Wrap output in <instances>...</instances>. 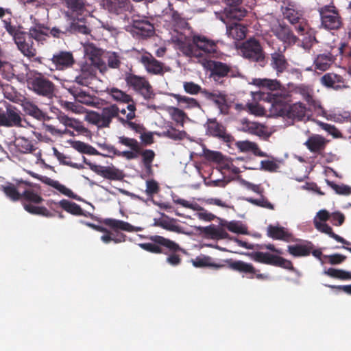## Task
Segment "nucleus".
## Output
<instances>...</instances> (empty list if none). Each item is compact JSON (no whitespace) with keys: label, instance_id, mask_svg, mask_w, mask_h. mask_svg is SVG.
Masks as SVG:
<instances>
[{"label":"nucleus","instance_id":"nucleus-40","mask_svg":"<svg viewBox=\"0 0 351 351\" xmlns=\"http://www.w3.org/2000/svg\"><path fill=\"white\" fill-rule=\"evenodd\" d=\"M250 256L255 262L274 266L276 255L269 252H254Z\"/></svg>","mask_w":351,"mask_h":351},{"label":"nucleus","instance_id":"nucleus-63","mask_svg":"<svg viewBox=\"0 0 351 351\" xmlns=\"http://www.w3.org/2000/svg\"><path fill=\"white\" fill-rule=\"evenodd\" d=\"M337 51L338 53L335 54L336 57L339 56L341 58H351V46H350L348 43H341L337 49Z\"/></svg>","mask_w":351,"mask_h":351},{"label":"nucleus","instance_id":"nucleus-38","mask_svg":"<svg viewBox=\"0 0 351 351\" xmlns=\"http://www.w3.org/2000/svg\"><path fill=\"white\" fill-rule=\"evenodd\" d=\"M192 263L194 267L199 268L208 267L218 269L224 267L222 264L215 263L210 256H197L194 260H192Z\"/></svg>","mask_w":351,"mask_h":351},{"label":"nucleus","instance_id":"nucleus-37","mask_svg":"<svg viewBox=\"0 0 351 351\" xmlns=\"http://www.w3.org/2000/svg\"><path fill=\"white\" fill-rule=\"evenodd\" d=\"M170 95L176 99L178 105L186 109L199 108L200 105L197 99L180 94L171 93Z\"/></svg>","mask_w":351,"mask_h":351},{"label":"nucleus","instance_id":"nucleus-36","mask_svg":"<svg viewBox=\"0 0 351 351\" xmlns=\"http://www.w3.org/2000/svg\"><path fill=\"white\" fill-rule=\"evenodd\" d=\"M167 111L171 119L175 121L178 125L183 127L186 120L189 119L187 114L179 108L169 106L167 108Z\"/></svg>","mask_w":351,"mask_h":351},{"label":"nucleus","instance_id":"nucleus-64","mask_svg":"<svg viewBox=\"0 0 351 351\" xmlns=\"http://www.w3.org/2000/svg\"><path fill=\"white\" fill-rule=\"evenodd\" d=\"M319 125L320 128L326 131L328 134L332 135L334 138H339L341 137V133L338 130V129L333 125L319 122Z\"/></svg>","mask_w":351,"mask_h":351},{"label":"nucleus","instance_id":"nucleus-53","mask_svg":"<svg viewBox=\"0 0 351 351\" xmlns=\"http://www.w3.org/2000/svg\"><path fill=\"white\" fill-rule=\"evenodd\" d=\"M110 94L114 100L117 101L125 104H128L129 102L132 101V99L130 95L126 94L125 93L117 88H111Z\"/></svg>","mask_w":351,"mask_h":351},{"label":"nucleus","instance_id":"nucleus-55","mask_svg":"<svg viewBox=\"0 0 351 351\" xmlns=\"http://www.w3.org/2000/svg\"><path fill=\"white\" fill-rule=\"evenodd\" d=\"M228 230L232 232L241 234H248L247 228L242 224L240 221H231L226 226Z\"/></svg>","mask_w":351,"mask_h":351},{"label":"nucleus","instance_id":"nucleus-20","mask_svg":"<svg viewBox=\"0 0 351 351\" xmlns=\"http://www.w3.org/2000/svg\"><path fill=\"white\" fill-rule=\"evenodd\" d=\"M154 241L155 254L167 255L169 253L178 252L182 250L178 243L159 235H155Z\"/></svg>","mask_w":351,"mask_h":351},{"label":"nucleus","instance_id":"nucleus-17","mask_svg":"<svg viewBox=\"0 0 351 351\" xmlns=\"http://www.w3.org/2000/svg\"><path fill=\"white\" fill-rule=\"evenodd\" d=\"M50 60L54 66V69H50L51 71L54 69L59 71L65 70L71 67L75 63L72 53L65 51H60L54 53Z\"/></svg>","mask_w":351,"mask_h":351},{"label":"nucleus","instance_id":"nucleus-51","mask_svg":"<svg viewBox=\"0 0 351 351\" xmlns=\"http://www.w3.org/2000/svg\"><path fill=\"white\" fill-rule=\"evenodd\" d=\"M72 147L77 151L82 154L96 155L98 152L91 145L82 141L73 142Z\"/></svg>","mask_w":351,"mask_h":351},{"label":"nucleus","instance_id":"nucleus-34","mask_svg":"<svg viewBox=\"0 0 351 351\" xmlns=\"http://www.w3.org/2000/svg\"><path fill=\"white\" fill-rule=\"evenodd\" d=\"M313 247L312 243L308 242L306 244H296L288 246V252L290 254L295 257L306 256L311 253Z\"/></svg>","mask_w":351,"mask_h":351},{"label":"nucleus","instance_id":"nucleus-26","mask_svg":"<svg viewBox=\"0 0 351 351\" xmlns=\"http://www.w3.org/2000/svg\"><path fill=\"white\" fill-rule=\"evenodd\" d=\"M335 49L333 48L332 53L318 55L314 60L315 68L322 71L327 70L335 60L334 58L335 56Z\"/></svg>","mask_w":351,"mask_h":351},{"label":"nucleus","instance_id":"nucleus-25","mask_svg":"<svg viewBox=\"0 0 351 351\" xmlns=\"http://www.w3.org/2000/svg\"><path fill=\"white\" fill-rule=\"evenodd\" d=\"M101 119L103 121V128H108L114 118L119 119V108L115 104L106 106L101 110Z\"/></svg>","mask_w":351,"mask_h":351},{"label":"nucleus","instance_id":"nucleus-18","mask_svg":"<svg viewBox=\"0 0 351 351\" xmlns=\"http://www.w3.org/2000/svg\"><path fill=\"white\" fill-rule=\"evenodd\" d=\"M287 50V46L283 48L278 47L270 54V66L275 70L277 74L282 73L289 67V64L284 53Z\"/></svg>","mask_w":351,"mask_h":351},{"label":"nucleus","instance_id":"nucleus-45","mask_svg":"<svg viewBox=\"0 0 351 351\" xmlns=\"http://www.w3.org/2000/svg\"><path fill=\"white\" fill-rule=\"evenodd\" d=\"M134 28L136 29V34L143 37H149L154 34V25L147 21L136 23Z\"/></svg>","mask_w":351,"mask_h":351},{"label":"nucleus","instance_id":"nucleus-19","mask_svg":"<svg viewBox=\"0 0 351 351\" xmlns=\"http://www.w3.org/2000/svg\"><path fill=\"white\" fill-rule=\"evenodd\" d=\"M103 6L110 13L116 15L131 12L132 10L130 0H103Z\"/></svg>","mask_w":351,"mask_h":351},{"label":"nucleus","instance_id":"nucleus-13","mask_svg":"<svg viewBox=\"0 0 351 351\" xmlns=\"http://www.w3.org/2000/svg\"><path fill=\"white\" fill-rule=\"evenodd\" d=\"M125 80L128 86L138 92L145 98L151 97L152 87L145 77L133 73H128Z\"/></svg>","mask_w":351,"mask_h":351},{"label":"nucleus","instance_id":"nucleus-39","mask_svg":"<svg viewBox=\"0 0 351 351\" xmlns=\"http://www.w3.org/2000/svg\"><path fill=\"white\" fill-rule=\"evenodd\" d=\"M99 174L112 180H120L123 178V172L114 167H101Z\"/></svg>","mask_w":351,"mask_h":351},{"label":"nucleus","instance_id":"nucleus-10","mask_svg":"<svg viewBox=\"0 0 351 351\" xmlns=\"http://www.w3.org/2000/svg\"><path fill=\"white\" fill-rule=\"evenodd\" d=\"M271 32L283 43L284 46L295 45L298 40V38L294 35L290 27L285 23H280L278 21H276L271 24Z\"/></svg>","mask_w":351,"mask_h":351},{"label":"nucleus","instance_id":"nucleus-2","mask_svg":"<svg viewBox=\"0 0 351 351\" xmlns=\"http://www.w3.org/2000/svg\"><path fill=\"white\" fill-rule=\"evenodd\" d=\"M271 110L274 114L279 117H286L289 119L302 120L306 116V106L302 103H295L289 105L288 102L291 95L288 91L284 93L271 94Z\"/></svg>","mask_w":351,"mask_h":351},{"label":"nucleus","instance_id":"nucleus-58","mask_svg":"<svg viewBox=\"0 0 351 351\" xmlns=\"http://www.w3.org/2000/svg\"><path fill=\"white\" fill-rule=\"evenodd\" d=\"M304 34L305 36L302 40L301 47L306 51H309L312 48L313 45L317 43V40L314 34L306 31Z\"/></svg>","mask_w":351,"mask_h":351},{"label":"nucleus","instance_id":"nucleus-30","mask_svg":"<svg viewBox=\"0 0 351 351\" xmlns=\"http://www.w3.org/2000/svg\"><path fill=\"white\" fill-rule=\"evenodd\" d=\"M314 225H315V228L318 231L329 235V237H330L331 238L334 239L337 242L341 243H343L344 245H350V242L346 241L343 237H341L339 235L335 234L332 231V228L330 226H328L327 223H326L325 222L317 221L316 219H315L314 220Z\"/></svg>","mask_w":351,"mask_h":351},{"label":"nucleus","instance_id":"nucleus-27","mask_svg":"<svg viewBox=\"0 0 351 351\" xmlns=\"http://www.w3.org/2000/svg\"><path fill=\"white\" fill-rule=\"evenodd\" d=\"M40 180L53 188L57 189L62 194L75 199H78L77 195H75L71 189L66 188L64 185L60 184L58 181L54 180L49 177L43 176Z\"/></svg>","mask_w":351,"mask_h":351},{"label":"nucleus","instance_id":"nucleus-44","mask_svg":"<svg viewBox=\"0 0 351 351\" xmlns=\"http://www.w3.org/2000/svg\"><path fill=\"white\" fill-rule=\"evenodd\" d=\"M202 95L208 99L213 101L219 108L222 109L226 104V96L222 93L209 92L208 90L202 91Z\"/></svg>","mask_w":351,"mask_h":351},{"label":"nucleus","instance_id":"nucleus-31","mask_svg":"<svg viewBox=\"0 0 351 351\" xmlns=\"http://www.w3.org/2000/svg\"><path fill=\"white\" fill-rule=\"evenodd\" d=\"M267 236L270 238L277 240H283L289 241L292 235L283 227L269 225L267 227Z\"/></svg>","mask_w":351,"mask_h":351},{"label":"nucleus","instance_id":"nucleus-1","mask_svg":"<svg viewBox=\"0 0 351 351\" xmlns=\"http://www.w3.org/2000/svg\"><path fill=\"white\" fill-rule=\"evenodd\" d=\"M172 42L176 47L184 56L190 58H202L203 53H214L217 51V45L204 36L195 35L193 36V42H186L184 36L175 37Z\"/></svg>","mask_w":351,"mask_h":351},{"label":"nucleus","instance_id":"nucleus-28","mask_svg":"<svg viewBox=\"0 0 351 351\" xmlns=\"http://www.w3.org/2000/svg\"><path fill=\"white\" fill-rule=\"evenodd\" d=\"M104 223L107 226L114 230H124L127 232L138 231L141 230L140 228H135L130 223L115 219L108 218L104 219Z\"/></svg>","mask_w":351,"mask_h":351},{"label":"nucleus","instance_id":"nucleus-62","mask_svg":"<svg viewBox=\"0 0 351 351\" xmlns=\"http://www.w3.org/2000/svg\"><path fill=\"white\" fill-rule=\"evenodd\" d=\"M17 146L20 148L21 152L23 153H30L35 149L31 141L24 137H20L18 138Z\"/></svg>","mask_w":351,"mask_h":351},{"label":"nucleus","instance_id":"nucleus-32","mask_svg":"<svg viewBox=\"0 0 351 351\" xmlns=\"http://www.w3.org/2000/svg\"><path fill=\"white\" fill-rule=\"evenodd\" d=\"M52 204L54 205H59L66 212L77 216H81L84 215V210L80 205L75 202H70L67 199H62L59 202H52L49 206L51 207Z\"/></svg>","mask_w":351,"mask_h":351},{"label":"nucleus","instance_id":"nucleus-56","mask_svg":"<svg viewBox=\"0 0 351 351\" xmlns=\"http://www.w3.org/2000/svg\"><path fill=\"white\" fill-rule=\"evenodd\" d=\"M327 184L330 186L337 194L348 195L351 194V187L346 184H337L335 182L326 180Z\"/></svg>","mask_w":351,"mask_h":351},{"label":"nucleus","instance_id":"nucleus-61","mask_svg":"<svg viewBox=\"0 0 351 351\" xmlns=\"http://www.w3.org/2000/svg\"><path fill=\"white\" fill-rule=\"evenodd\" d=\"M140 60L149 73H154V58L150 53H144Z\"/></svg>","mask_w":351,"mask_h":351},{"label":"nucleus","instance_id":"nucleus-24","mask_svg":"<svg viewBox=\"0 0 351 351\" xmlns=\"http://www.w3.org/2000/svg\"><path fill=\"white\" fill-rule=\"evenodd\" d=\"M23 111L28 115L38 120H47L49 119V117L44 113L34 103L24 100L21 104Z\"/></svg>","mask_w":351,"mask_h":351},{"label":"nucleus","instance_id":"nucleus-9","mask_svg":"<svg viewBox=\"0 0 351 351\" xmlns=\"http://www.w3.org/2000/svg\"><path fill=\"white\" fill-rule=\"evenodd\" d=\"M284 17L295 26L298 34L303 35L308 27L302 11L297 10L293 5L289 4L283 10Z\"/></svg>","mask_w":351,"mask_h":351},{"label":"nucleus","instance_id":"nucleus-12","mask_svg":"<svg viewBox=\"0 0 351 351\" xmlns=\"http://www.w3.org/2000/svg\"><path fill=\"white\" fill-rule=\"evenodd\" d=\"M0 19L5 31L12 38H14L23 30V26L14 17L10 8L0 7Z\"/></svg>","mask_w":351,"mask_h":351},{"label":"nucleus","instance_id":"nucleus-52","mask_svg":"<svg viewBox=\"0 0 351 351\" xmlns=\"http://www.w3.org/2000/svg\"><path fill=\"white\" fill-rule=\"evenodd\" d=\"M294 91L295 93L301 95L308 103L310 104L313 101V90L309 86L300 84L295 87Z\"/></svg>","mask_w":351,"mask_h":351},{"label":"nucleus","instance_id":"nucleus-29","mask_svg":"<svg viewBox=\"0 0 351 351\" xmlns=\"http://www.w3.org/2000/svg\"><path fill=\"white\" fill-rule=\"evenodd\" d=\"M95 76V69L90 65H86L82 68L80 74L75 77V81L79 85L88 86Z\"/></svg>","mask_w":351,"mask_h":351},{"label":"nucleus","instance_id":"nucleus-11","mask_svg":"<svg viewBox=\"0 0 351 351\" xmlns=\"http://www.w3.org/2000/svg\"><path fill=\"white\" fill-rule=\"evenodd\" d=\"M28 84L34 93L38 95L51 98L54 93L55 85L49 79L43 75L31 79Z\"/></svg>","mask_w":351,"mask_h":351},{"label":"nucleus","instance_id":"nucleus-16","mask_svg":"<svg viewBox=\"0 0 351 351\" xmlns=\"http://www.w3.org/2000/svg\"><path fill=\"white\" fill-rule=\"evenodd\" d=\"M319 81L324 86L332 88L335 90H341L350 88L348 82L341 75L334 73H325Z\"/></svg>","mask_w":351,"mask_h":351},{"label":"nucleus","instance_id":"nucleus-6","mask_svg":"<svg viewBox=\"0 0 351 351\" xmlns=\"http://www.w3.org/2000/svg\"><path fill=\"white\" fill-rule=\"evenodd\" d=\"M14 43L17 45L20 51L26 57L29 58H34L33 61L43 63L42 58H36V49L34 47V42L29 36L27 32L21 31L17 36L13 38Z\"/></svg>","mask_w":351,"mask_h":351},{"label":"nucleus","instance_id":"nucleus-59","mask_svg":"<svg viewBox=\"0 0 351 351\" xmlns=\"http://www.w3.org/2000/svg\"><path fill=\"white\" fill-rule=\"evenodd\" d=\"M119 143L130 147L132 150L136 152H140L139 143L134 138H128L125 136H120L119 137Z\"/></svg>","mask_w":351,"mask_h":351},{"label":"nucleus","instance_id":"nucleus-48","mask_svg":"<svg viewBox=\"0 0 351 351\" xmlns=\"http://www.w3.org/2000/svg\"><path fill=\"white\" fill-rule=\"evenodd\" d=\"M324 274L334 278L340 280L351 279V273L339 269L330 267L324 271Z\"/></svg>","mask_w":351,"mask_h":351},{"label":"nucleus","instance_id":"nucleus-15","mask_svg":"<svg viewBox=\"0 0 351 351\" xmlns=\"http://www.w3.org/2000/svg\"><path fill=\"white\" fill-rule=\"evenodd\" d=\"M21 121V117L16 108L9 106L5 111L0 108V127H20Z\"/></svg>","mask_w":351,"mask_h":351},{"label":"nucleus","instance_id":"nucleus-7","mask_svg":"<svg viewBox=\"0 0 351 351\" xmlns=\"http://www.w3.org/2000/svg\"><path fill=\"white\" fill-rule=\"evenodd\" d=\"M229 267L234 271L243 274V276L249 279L256 278L258 280H267L270 278L267 274H261L260 270L255 268L252 263H246L243 261H230Z\"/></svg>","mask_w":351,"mask_h":351},{"label":"nucleus","instance_id":"nucleus-14","mask_svg":"<svg viewBox=\"0 0 351 351\" xmlns=\"http://www.w3.org/2000/svg\"><path fill=\"white\" fill-rule=\"evenodd\" d=\"M206 134L217 138L225 143H232L234 137L227 132L226 128L216 119H208L205 124Z\"/></svg>","mask_w":351,"mask_h":351},{"label":"nucleus","instance_id":"nucleus-41","mask_svg":"<svg viewBox=\"0 0 351 351\" xmlns=\"http://www.w3.org/2000/svg\"><path fill=\"white\" fill-rule=\"evenodd\" d=\"M24 209L32 215H41L46 217H53L54 215L44 206H34L30 203L23 202Z\"/></svg>","mask_w":351,"mask_h":351},{"label":"nucleus","instance_id":"nucleus-43","mask_svg":"<svg viewBox=\"0 0 351 351\" xmlns=\"http://www.w3.org/2000/svg\"><path fill=\"white\" fill-rule=\"evenodd\" d=\"M259 86H261L263 88H267L269 90L271 91H277L276 93L281 94L284 93L286 90H281L280 83L277 81L276 80H268V79H264V80H259V83L258 84ZM271 94H276V93H270L267 95V99L271 103L270 101L269 96Z\"/></svg>","mask_w":351,"mask_h":351},{"label":"nucleus","instance_id":"nucleus-47","mask_svg":"<svg viewBox=\"0 0 351 351\" xmlns=\"http://www.w3.org/2000/svg\"><path fill=\"white\" fill-rule=\"evenodd\" d=\"M21 199L30 204L34 203L36 204H38L43 201V197L32 189H25L21 193Z\"/></svg>","mask_w":351,"mask_h":351},{"label":"nucleus","instance_id":"nucleus-23","mask_svg":"<svg viewBox=\"0 0 351 351\" xmlns=\"http://www.w3.org/2000/svg\"><path fill=\"white\" fill-rule=\"evenodd\" d=\"M68 91L73 95L75 100L80 103L87 106H91L94 103V98L88 93L83 90L80 86L73 85L68 88Z\"/></svg>","mask_w":351,"mask_h":351},{"label":"nucleus","instance_id":"nucleus-60","mask_svg":"<svg viewBox=\"0 0 351 351\" xmlns=\"http://www.w3.org/2000/svg\"><path fill=\"white\" fill-rule=\"evenodd\" d=\"M184 91L190 95H197L198 93L202 94V91L206 90L202 88L199 85L194 83L193 82H185L183 84Z\"/></svg>","mask_w":351,"mask_h":351},{"label":"nucleus","instance_id":"nucleus-46","mask_svg":"<svg viewBox=\"0 0 351 351\" xmlns=\"http://www.w3.org/2000/svg\"><path fill=\"white\" fill-rule=\"evenodd\" d=\"M244 130L249 134H255L261 137L266 135L265 126L257 122H247L244 125Z\"/></svg>","mask_w":351,"mask_h":351},{"label":"nucleus","instance_id":"nucleus-42","mask_svg":"<svg viewBox=\"0 0 351 351\" xmlns=\"http://www.w3.org/2000/svg\"><path fill=\"white\" fill-rule=\"evenodd\" d=\"M246 10L239 5L228 6L225 8L224 14L227 19L241 21L246 15Z\"/></svg>","mask_w":351,"mask_h":351},{"label":"nucleus","instance_id":"nucleus-22","mask_svg":"<svg viewBox=\"0 0 351 351\" xmlns=\"http://www.w3.org/2000/svg\"><path fill=\"white\" fill-rule=\"evenodd\" d=\"M328 142V140L319 134H312L304 145L311 152L321 154L325 150Z\"/></svg>","mask_w":351,"mask_h":351},{"label":"nucleus","instance_id":"nucleus-57","mask_svg":"<svg viewBox=\"0 0 351 351\" xmlns=\"http://www.w3.org/2000/svg\"><path fill=\"white\" fill-rule=\"evenodd\" d=\"M139 155L142 156L143 162L147 171L150 173L152 171V162L154 159V152L152 150L141 151L140 148Z\"/></svg>","mask_w":351,"mask_h":351},{"label":"nucleus","instance_id":"nucleus-21","mask_svg":"<svg viewBox=\"0 0 351 351\" xmlns=\"http://www.w3.org/2000/svg\"><path fill=\"white\" fill-rule=\"evenodd\" d=\"M231 66L226 63L219 61H212L210 64V77L215 82L223 84V77L228 76L231 72Z\"/></svg>","mask_w":351,"mask_h":351},{"label":"nucleus","instance_id":"nucleus-49","mask_svg":"<svg viewBox=\"0 0 351 351\" xmlns=\"http://www.w3.org/2000/svg\"><path fill=\"white\" fill-rule=\"evenodd\" d=\"M53 152L55 156L57 158L60 164L77 169H82L84 168L83 165L72 162L70 160V157L66 156L63 153L58 152L56 148L53 149Z\"/></svg>","mask_w":351,"mask_h":351},{"label":"nucleus","instance_id":"nucleus-35","mask_svg":"<svg viewBox=\"0 0 351 351\" xmlns=\"http://www.w3.org/2000/svg\"><path fill=\"white\" fill-rule=\"evenodd\" d=\"M203 232L213 239L219 240L228 237V234L223 228L214 224L203 228Z\"/></svg>","mask_w":351,"mask_h":351},{"label":"nucleus","instance_id":"nucleus-5","mask_svg":"<svg viewBox=\"0 0 351 351\" xmlns=\"http://www.w3.org/2000/svg\"><path fill=\"white\" fill-rule=\"evenodd\" d=\"M58 119L60 123L65 126L64 130L58 129L53 125H45L46 130L52 135L62 136L63 134H69L72 136L73 132L67 129V128H71L80 134H85L88 132V130L83 125L81 121L73 118H70L64 114H60Z\"/></svg>","mask_w":351,"mask_h":351},{"label":"nucleus","instance_id":"nucleus-8","mask_svg":"<svg viewBox=\"0 0 351 351\" xmlns=\"http://www.w3.org/2000/svg\"><path fill=\"white\" fill-rule=\"evenodd\" d=\"M156 121L155 124L158 127H161L162 131H155V134L159 136H166L174 141H180L184 139L187 133L184 130H178L173 126V123L169 121H162V117L159 114H155Z\"/></svg>","mask_w":351,"mask_h":351},{"label":"nucleus","instance_id":"nucleus-54","mask_svg":"<svg viewBox=\"0 0 351 351\" xmlns=\"http://www.w3.org/2000/svg\"><path fill=\"white\" fill-rule=\"evenodd\" d=\"M66 27L68 29V34L77 33L88 34L90 32L89 29L85 25H82L75 21L69 23V24L66 25Z\"/></svg>","mask_w":351,"mask_h":351},{"label":"nucleus","instance_id":"nucleus-33","mask_svg":"<svg viewBox=\"0 0 351 351\" xmlns=\"http://www.w3.org/2000/svg\"><path fill=\"white\" fill-rule=\"evenodd\" d=\"M246 27L240 23H232L227 25L226 34L234 40H241L245 37Z\"/></svg>","mask_w":351,"mask_h":351},{"label":"nucleus","instance_id":"nucleus-4","mask_svg":"<svg viewBox=\"0 0 351 351\" xmlns=\"http://www.w3.org/2000/svg\"><path fill=\"white\" fill-rule=\"evenodd\" d=\"M240 50L244 58L264 66L265 53L261 43L256 38H250L244 41L240 47Z\"/></svg>","mask_w":351,"mask_h":351},{"label":"nucleus","instance_id":"nucleus-50","mask_svg":"<svg viewBox=\"0 0 351 351\" xmlns=\"http://www.w3.org/2000/svg\"><path fill=\"white\" fill-rule=\"evenodd\" d=\"M1 189L5 195L12 201L15 202L21 199V193L19 192L14 184L9 183L6 186H1Z\"/></svg>","mask_w":351,"mask_h":351},{"label":"nucleus","instance_id":"nucleus-3","mask_svg":"<svg viewBox=\"0 0 351 351\" xmlns=\"http://www.w3.org/2000/svg\"><path fill=\"white\" fill-rule=\"evenodd\" d=\"M321 25L328 30H337L343 25L339 10L332 4L318 8Z\"/></svg>","mask_w":351,"mask_h":351}]
</instances>
